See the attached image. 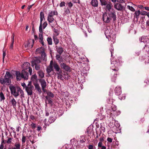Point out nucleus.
<instances>
[{
	"mask_svg": "<svg viewBox=\"0 0 149 149\" xmlns=\"http://www.w3.org/2000/svg\"><path fill=\"white\" fill-rule=\"evenodd\" d=\"M56 47L57 52L60 54H61L63 52V49L61 47H58L57 46Z\"/></svg>",
	"mask_w": 149,
	"mask_h": 149,
	"instance_id": "bb28decb",
	"label": "nucleus"
},
{
	"mask_svg": "<svg viewBox=\"0 0 149 149\" xmlns=\"http://www.w3.org/2000/svg\"><path fill=\"white\" fill-rule=\"evenodd\" d=\"M10 102L11 103V104L14 108L16 107L17 102L14 98H13L10 100Z\"/></svg>",
	"mask_w": 149,
	"mask_h": 149,
	"instance_id": "473e14b6",
	"label": "nucleus"
},
{
	"mask_svg": "<svg viewBox=\"0 0 149 149\" xmlns=\"http://www.w3.org/2000/svg\"><path fill=\"white\" fill-rule=\"evenodd\" d=\"M68 6L69 7L71 8L73 6V4L71 2H70L68 3Z\"/></svg>",
	"mask_w": 149,
	"mask_h": 149,
	"instance_id": "0e129e2a",
	"label": "nucleus"
},
{
	"mask_svg": "<svg viewBox=\"0 0 149 149\" xmlns=\"http://www.w3.org/2000/svg\"><path fill=\"white\" fill-rule=\"evenodd\" d=\"M53 67L54 68L55 71L57 72L60 71L62 70L58 63L54 62L53 65Z\"/></svg>",
	"mask_w": 149,
	"mask_h": 149,
	"instance_id": "a211bd4d",
	"label": "nucleus"
},
{
	"mask_svg": "<svg viewBox=\"0 0 149 149\" xmlns=\"http://www.w3.org/2000/svg\"><path fill=\"white\" fill-rule=\"evenodd\" d=\"M20 143L19 142H17L15 145L14 148L17 149H20Z\"/></svg>",
	"mask_w": 149,
	"mask_h": 149,
	"instance_id": "58836bf2",
	"label": "nucleus"
},
{
	"mask_svg": "<svg viewBox=\"0 0 149 149\" xmlns=\"http://www.w3.org/2000/svg\"><path fill=\"white\" fill-rule=\"evenodd\" d=\"M106 6L107 10L109 12H111V9L113 10V9L112 8V5L111 2H109Z\"/></svg>",
	"mask_w": 149,
	"mask_h": 149,
	"instance_id": "b1692460",
	"label": "nucleus"
},
{
	"mask_svg": "<svg viewBox=\"0 0 149 149\" xmlns=\"http://www.w3.org/2000/svg\"><path fill=\"white\" fill-rule=\"evenodd\" d=\"M0 97L1 99V100H3L5 99L4 95L2 92H1L0 93Z\"/></svg>",
	"mask_w": 149,
	"mask_h": 149,
	"instance_id": "09e8293b",
	"label": "nucleus"
},
{
	"mask_svg": "<svg viewBox=\"0 0 149 149\" xmlns=\"http://www.w3.org/2000/svg\"><path fill=\"white\" fill-rule=\"evenodd\" d=\"M61 67L63 69L66 71H68L70 70V67L64 63H61L60 64Z\"/></svg>",
	"mask_w": 149,
	"mask_h": 149,
	"instance_id": "5701e85b",
	"label": "nucleus"
},
{
	"mask_svg": "<svg viewBox=\"0 0 149 149\" xmlns=\"http://www.w3.org/2000/svg\"><path fill=\"white\" fill-rule=\"evenodd\" d=\"M56 119V117L55 116L50 117L47 122V119H45L44 120V123L46 125H49L51 123L54 122Z\"/></svg>",
	"mask_w": 149,
	"mask_h": 149,
	"instance_id": "1a4fd4ad",
	"label": "nucleus"
},
{
	"mask_svg": "<svg viewBox=\"0 0 149 149\" xmlns=\"http://www.w3.org/2000/svg\"><path fill=\"white\" fill-rule=\"evenodd\" d=\"M139 41L141 42H144V37H141V38H139Z\"/></svg>",
	"mask_w": 149,
	"mask_h": 149,
	"instance_id": "338daca9",
	"label": "nucleus"
},
{
	"mask_svg": "<svg viewBox=\"0 0 149 149\" xmlns=\"http://www.w3.org/2000/svg\"><path fill=\"white\" fill-rule=\"evenodd\" d=\"M112 62H114V64L116 65V66L118 67L121 65L122 63V61L120 58L114 59L113 61H112Z\"/></svg>",
	"mask_w": 149,
	"mask_h": 149,
	"instance_id": "2eb2a0df",
	"label": "nucleus"
},
{
	"mask_svg": "<svg viewBox=\"0 0 149 149\" xmlns=\"http://www.w3.org/2000/svg\"><path fill=\"white\" fill-rule=\"evenodd\" d=\"M31 126L33 129H34L36 127V124L33 123H32L31 124Z\"/></svg>",
	"mask_w": 149,
	"mask_h": 149,
	"instance_id": "4d7b16f0",
	"label": "nucleus"
},
{
	"mask_svg": "<svg viewBox=\"0 0 149 149\" xmlns=\"http://www.w3.org/2000/svg\"><path fill=\"white\" fill-rule=\"evenodd\" d=\"M30 64L28 62L24 63L22 65V67L24 68L23 70H26L28 71L30 75L32 74V70L31 68L30 67Z\"/></svg>",
	"mask_w": 149,
	"mask_h": 149,
	"instance_id": "6e6552de",
	"label": "nucleus"
},
{
	"mask_svg": "<svg viewBox=\"0 0 149 149\" xmlns=\"http://www.w3.org/2000/svg\"><path fill=\"white\" fill-rule=\"evenodd\" d=\"M56 59L59 61H60V60L62 59L61 57L60 56L59 54H57L56 55Z\"/></svg>",
	"mask_w": 149,
	"mask_h": 149,
	"instance_id": "37998d69",
	"label": "nucleus"
},
{
	"mask_svg": "<svg viewBox=\"0 0 149 149\" xmlns=\"http://www.w3.org/2000/svg\"><path fill=\"white\" fill-rule=\"evenodd\" d=\"M54 32L56 33L55 36H56L58 35L59 33L58 32V31L57 30H55L54 31Z\"/></svg>",
	"mask_w": 149,
	"mask_h": 149,
	"instance_id": "e2e57ef3",
	"label": "nucleus"
},
{
	"mask_svg": "<svg viewBox=\"0 0 149 149\" xmlns=\"http://www.w3.org/2000/svg\"><path fill=\"white\" fill-rule=\"evenodd\" d=\"M15 74L17 81H19L22 79H23L22 77H23V76L22 74V72L20 73L19 71H16Z\"/></svg>",
	"mask_w": 149,
	"mask_h": 149,
	"instance_id": "aec40b11",
	"label": "nucleus"
},
{
	"mask_svg": "<svg viewBox=\"0 0 149 149\" xmlns=\"http://www.w3.org/2000/svg\"><path fill=\"white\" fill-rule=\"evenodd\" d=\"M31 79L33 83L34 82H37L38 81V77L37 76L36 74H35L32 76L31 77Z\"/></svg>",
	"mask_w": 149,
	"mask_h": 149,
	"instance_id": "a878e982",
	"label": "nucleus"
},
{
	"mask_svg": "<svg viewBox=\"0 0 149 149\" xmlns=\"http://www.w3.org/2000/svg\"><path fill=\"white\" fill-rule=\"evenodd\" d=\"M111 112V111L110 109H107L106 111V115H107V117L109 118H110L111 117V115L112 114Z\"/></svg>",
	"mask_w": 149,
	"mask_h": 149,
	"instance_id": "c85d7f7f",
	"label": "nucleus"
},
{
	"mask_svg": "<svg viewBox=\"0 0 149 149\" xmlns=\"http://www.w3.org/2000/svg\"><path fill=\"white\" fill-rule=\"evenodd\" d=\"M147 12L144 11H140V15H146Z\"/></svg>",
	"mask_w": 149,
	"mask_h": 149,
	"instance_id": "8fccbe9b",
	"label": "nucleus"
},
{
	"mask_svg": "<svg viewBox=\"0 0 149 149\" xmlns=\"http://www.w3.org/2000/svg\"><path fill=\"white\" fill-rule=\"evenodd\" d=\"M26 137L25 136H23L22 139V141L23 143H24L26 141Z\"/></svg>",
	"mask_w": 149,
	"mask_h": 149,
	"instance_id": "6e6d98bb",
	"label": "nucleus"
},
{
	"mask_svg": "<svg viewBox=\"0 0 149 149\" xmlns=\"http://www.w3.org/2000/svg\"><path fill=\"white\" fill-rule=\"evenodd\" d=\"M92 6L95 7H97L98 6V2L97 0H92L91 2Z\"/></svg>",
	"mask_w": 149,
	"mask_h": 149,
	"instance_id": "cd10ccee",
	"label": "nucleus"
},
{
	"mask_svg": "<svg viewBox=\"0 0 149 149\" xmlns=\"http://www.w3.org/2000/svg\"><path fill=\"white\" fill-rule=\"evenodd\" d=\"M65 3L64 1L61 2L60 4V6L61 7H62L65 6Z\"/></svg>",
	"mask_w": 149,
	"mask_h": 149,
	"instance_id": "13d9d810",
	"label": "nucleus"
},
{
	"mask_svg": "<svg viewBox=\"0 0 149 149\" xmlns=\"http://www.w3.org/2000/svg\"><path fill=\"white\" fill-rule=\"evenodd\" d=\"M113 100L111 98H109V99H107V100L108 103L109 104H111L112 105L113 104Z\"/></svg>",
	"mask_w": 149,
	"mask_h": 149,
	"instance_id": "ea45409f",
	"label": "nucleus"
},
{
	"mask_svg": "<svg viewBox=\"0 0 149 149\" xmlns=\"http://www.w3.org/2000/svg\"><path fill=\"white\" fill-rule=\"evenodd\" d=\"M41 56L42 58H43L44 60H45V59L46 58V54L45 52H43L42 53H41Z\"/></svg>",
	"mask_w": 149,
	"mask_h": 149,
	"instance_id": "c03bdc74",
	"label": "nucleus"
},
{
	"mask_svg": "<svg viewBox=\"0 0 149 149\" xmlns=\"http://www.w3.org/2000/svg\"><path fill=\"white\" fill-rule=\"evenodd\" d=\"M114 8L118 10L121 11L124 9V7L119 3H116L114 5Z\"/></svg>",
	"mask_w": 149,
	"mask_h": 149,
	"instance_id": "f3484780",
	"label": "nucleus"
},
{
	"mask_svg": "<svg viewBox=\"0 0 149 149\" xmlns=\"http://www.w3.org/2000/svg\"><path fill=\"white\" fill-rule=\"evenodd\" d=\"M104 34L106 38H108L109 40V38H111V31L110 29V28L109 26L106 27L105 30Z\"/></svg>",
	"mask_w": 149,
	"mask_h": 149,
	"instance_id": "9b49d317",
	"label": "nucleus"
},
{
	"mask_svg": "<svg viewBox=\"0 0 149 149\" xmlns=\"http://www.w3.org/2000/svg\"><path fill=\"white\" fill-rule=\"evenodd\" d=\"M58 14L56 10L51 11L48 14L47 17V20L49 23H52L54 20L53 17L54 15H57Z\"/></svg>",
	"mask_w": 149,
	"mask_h": 149,
	"instance_id": "20e7f679",
	"label": "nucleus"
},
{
	"mask_svg": "<svg viewBox=\"0 0 149 149\" xmlns=\"http://www.w3.org/2000/svg\"><path fill=\"white\" fill-rule=\"evenodd\" d=\"M12 78V75L9 72H6L4 77V78H0V83L1 84H6L7 85H9L11 83V78Z\"/></svg>",
	"mask_w": 149,
	"mask_h": 149,
	"instance_id": "f257e3e1",
	"label": "nucleus"
},
{
	"mask_svg": "<svg viewBox=\"0 0 149 149\" xmlns=\"http://www.w3.org/2000/svg\"><path fill=\"white\" fill-rule=\"evenodd\" d=\"M80 26L83 30H84V29L83 28V24L84 22H83V21L82 19H81V22H80Z\"/></svg>",
	"mask_w": 149,
	"mask_h": 149,
	"instance_id": "603ef678",
	"label": "nucleus"
},
{
	"mask_svg": "<svg viewBox=\"0 0 149 149\" xmlns=\"http://www.w3.org/2000/svg\"><path fill=\"white\" fill-rule=\"evenodd\" d=\"M52 66L49 65L47 68V72L48 74L50 73L53 70Z\"/></svg>",
	"mask_w": 149,
	"mask_h": 149,
	"instance_id": "72a5a7b5",
	"label": "nucleus"
},
{
	"mask_svg": "<svg viewBox=\"0 0 149 149\" xmlns=\"http://www.w3.org/2000/svg\"><path fill=\"white\" fill-rule=\"evenodd\" d=\"M53 38L55 45H56L59 43V40L57 38L56 36H53Z\"/></svg>",
	"mask_w": 149,
	"mask_h": 149,
	"instance_id": "f704fd0d",
	"label": "nucleus"
},
{
	"mask_svg": "<svg viewBox=\"0 0 149 149\" xmlns=\"http://www.w3.org/2000/svg\"><path fill=\"white\" fill-rule=\"evenodd\" d=\"M44 18H40V24L39 27V31L40 33L39 35V41L40 42L42 45V46H44L45 44L43 41L42 34L43 32L42 28V22Z\"/></svg>",
	"mask_w": 149,
	"mask_h": 149,
	"instance_id": "f03ea898",
	"label": "nucleus"
},
{
	"mask_svg": "<svg viewBox=\"0 0 149 149\" xmlns=\"http://www.w3.org/2000/svg\"><path fill=\"white\" fill-rule=\"evenodd\" d=\"M17 86H15L12 85H11L9 86L11 94L13 95L15 97H17L19 95V93L16 92Z\"/></svg>",
	"mask_w": 149,
	"mask_h": 149,
	"instance_id": "0eeeda50",
	"label": "nucleus"
},
{
	"mask_svg": "<svg viewBox=\"0 0 149 149\" xmlns=\"http://www.w3.org/2000/svg\"><path fill=\"white\" fill-rule=\"evenodd\" d=\"M107 141L109 143H111L112 141V139L109 137H108L107 139Z\"/></svg>",
	"mask_w": 149,
	"mask_h": 149,
	"instance_id": "052dcab7",
	"label": "nucleus"
},
{
	"mask_svg": "<svg viewBox=\"0 0 149 149\" xmlns=\"http://www.w3.org/2000/svg\"><path fill=\"white\" fill-rule=\"evenodd\" d=\"M39 81L40 83L42 90L44 92H46L47 90L45 88L47 86V84L45 80L43 79H39Z\"/></svg>",
	"mask_w": 149,
	"mask_h": 149,
	"instance_id": "9d476101",
	"label": "nucleus"
},
{
	"mask_svg": "<svg viewBox=\"0 0 149 149\" xmlns=\"http://www.w3.org/2000/svg\"><path fill=\"white\" fill-rule=\"evenodd\" d=\"M36 52L37 53L41 54L45 52V49L44 47H41L37 49L36 50Z\"/></svg>",
	"mask_w": 149,
	"mask_h": 149,
	"instance_id": "393cba45",
	"label": "nucleus"
},
{
	"mask_svg": "<svg viewBox=\"0 0 149 149\" xmlns=\"http://www.w3.org/2000/svg\"><path fill=\"white\" fill-rule=\"evenodd\" d=\"M57 74L58 75L57 78L58 79H61L63 77V75H62V70L60 71H59L56 72Z\"/></svg>",
	"mask_w": 149,
	"mask_h": 149,
	"instance_id": "2f4dec72",
	"label": "nucleus"
},
{
	"mask_svg": "<svg viewBox=\"0 0 149 149\" xmlns=\"http://www.w3.org/2000/svg\"><path fill=\"white\" fill-rule=\"evenodd\" d=\"M16 92H17L19 94V93L20 94L21 97H24V94L23 91L19 86H17Z\"/></svg>",
	"mask_w": 149,
	"mask_h": 149,
	"instance_id": "4be33fe9",
	"label": "nucleus"
},
{
	"mask_svg": "<svg viewBox=\"0 0 149 149\" xmlns=\"http://www.w3.org/2000/svg\"><path fill=\"white\" fill-rule=\"evenodd\" d=\"M21 85L24 88H26V86L25 84L24 83H22L21 84Z\"/></svg>",
	"mask_w": 149,
	"mask_h": 149,
	"instance_id": "69168bd1",
	"label": "nucleus"
},
{
	"mask_svg": "<svg viewBox=\"0 0 149 149\" xmlns=\"http://www.w3.org/2000/svg\"><path fill=\"white\" fill-rule=\"evenodd\" d=\"M40 62V60L37 57H35L31 62V66L33 67L35 65L39 64Z\"/></svg>",
	"mask_w": 149,
	"mask_h": 149,
	"instance_id": "6ab92c4d",
	"label": "nucleus"
},
{
	"mask_svg": "<svg viewBox=\"0 0 149 149\" xmlns=\"http://www.w3.org/2000/svg\"><path fill=\"white\" fill-rule=\"evenodd\" d=\"M48 96L49 97H54V95L51 92H49L47 93Z\"/></svg>",
	"mask_w": 149,
	"mask_h": 149,
	"instance_id": "de8ad7c7",
	"label": "nucleus"
},
{
	"mask_svg": "<svg viewBox=\"0 0 149 149\" xmlns=\"http://www.w3.org/2000/svg\"><path fill=\"white\" fill-rule=\"evenodd\" d=\"M110 52H111V56H113V47L111 46V49H110Z\"/></svg>",
	"mask_w": 149,
	"mask_h": 149,
	"instance_id": "864d4df0",
	"label": "nucleus"
},
{
	"mask_svg": "<svg viewBox=\"0 0 149 149\" xmlns=\"http://www.w3.org/2000/svg\"><path fill=\"white\" fill-rule=\"evenodd\" d=\"M13 139V138H8L6 141V143L8 144H10L11 143L12 140Z\"/></svg>",
	"mask_w": 149,
	"mask_h": 149,
	"instance_id": "a18cd8bd",
	"label": "nucleus"
},
{
	"mask_svg": "<svg viewBox=\"0 0 149 149\" xmlns=\"http://www.w3.org/2000/svg\"><path fill=\"white\" fill-rule=\"evenodd\" d=\"M33 84L35 86L36 90L38 91L39 93L40 94L42 92V91L39 84L38 82H34L33 83Z\"/></svg>",
	"mask_w": 149,
	"mask_h": 149,
	"instance_id": "412c9836",
	"label": "nucleus"
},
{
	"mask_svg": "<svg viewBox=\"0 0 149 149\" xmlns=\"http://www.w3.org/2000/svg\"><path fill=\"white\" fill-rule=\"evenodd\" d=\"M38 73L39 77L41 78V79L44 77L45 74L42 71L40 70L38 72Z\"/></svg>",
	"mask_w": 149,
	"mask_h": 149,
	"instance_id": "c756f323",
	"label": "nucleus"
},
{
	"mask_svg": "<svg viewBox=\"0 0 149 149\" xmlns=\"http://www.w3.org/2000/svg\"><path fill=\"white\" fill-rule=\"evenodd\" d=\"M34 42L33 39L30 40L25 45V47H27L29 49L33 47Z\"/></svg>",
	"mask_w": 149,
	"mask_h": 149,
	"instance_id": "ddd939ff",
	"label": "nucleus"
},
{
	"mask_svg": "<svg viewBox=\"0 0 149 149\" xmlns=\"http://www.w3.org/2000/svg\"><path fill=\"white\" fill-rule=\"evenodd\" d=\"M114 92L116 95L119 96L118 97L120 99L122 100L125 99V96L121 97L122 91L121 88L120 86H117L116 87L114 90Z\"/></svg>",
	"mask_w": 149,
	"mask_h": 149,
	"instance_id": "423d86ee",
	"label": "nucleus"
},
{
	"mask_svg": "<svg viewBox=\"0 0 149 149\" xmlns=\"http://www.w3.org/2000/svg\"><path fill=\"white\" fill-rule=\"evenodd\" d=\"M13 44H14V41H11V43L10 46V48L11 49H13Z\"/></svg>",
	"mask_w": 149,
	"mask_h": 149,
	"instance_id": "bf43d9fd",
	"label": "nucleus"
},
{
	"mask_svg": "<svg viewBox=\"0 0 149 149\" xmlns=\"http://www.w3.org/2000/svg\"><path fill=\"white\" fill-rule=\"evenodd\" d=\"M45 98L48 101V104H52V100L51 98L49 96H46L45 97Z\"/></svg>",
	"mask_w": 149,
	"mask_h": 149,
	"instance_id": "4c0bfd02",
	"label": "nucleus"
},
{
	"mask_svg": "<svg viewBox=\"0 0 149 149\" xmlns=\"http://www.w3.org/2000/svg\"><path fill=\"white\" fill-rule=\"evenodd\" d=\"M116 66V65L114 64V62H111V68L113 71H115L114 74L112 78V81L114 82H115V80L118 71V66Z\"/></svg>",
	"mask_w": 149,
	"mask_h": 149,
	"instance_id": "7ed1b4c3",
	"label": "nucleus"
},
{
	"mask_svg": "<svg viewBox=\"0 0 149 149\" xmlns=\"http://www.w3.org/2000/svg\"><path fill=\"white\" fill-rule=\"evenodd\" d=\"M102 19L103 21L106 23H109L111 20V19H110L109 16H107L106 13H104L103 14Z\"/></svg>",
	"mask_w": 149,
	"mask_h": 149,
	"instance_id": "dca6fc26",
	"label": "nucleus"
},
{
	"mask_svg": "<svg viewBox=\"0 0 149 149\" xmlns=\"http://www.w3.org/2000/svg\"><path fill=\"white\" fill-rule=\"evenodd\" d=\"M140 15V10L136 11L134 13V17L136 18L137 20L139 18Z\"/></svg>",
	"mask_w": 149,
	"mask_h": 149,
	"instance_id": "7c9ffc66",
	"label": "nucleus"
},
{
	"mask_svg": "<svg viewBox=\"0 0 149 149\" xmlns=\"http://www.w3.org/2000/svg\"><path fill=\"white\" fill-rule=\"evenodd\" d=\"M48 44L49 45H52V39L51 37H48L47 39Z\"/></svg>",
	"mask_w": 149,
	"mask_h": 149,
	"instance_id": "c9c22d12",
	"label": "nucleus"
},
{
	"mask_svg": "<svg viewBox=\"0 0 149 149\" xmlns=\"http://www.w3.org/2000/svg\"><path fill=\"white\" fill-rule=\"evenodd\" d=\"M111 107V109L113 111L115 112V111L116 110V107L113 104H112Z\"/></svg>",
	"mask_w": 149,
	"mask_h": 149,
	"instance_id": "79ce46f5",
	"label": "nucleus"
},
{
	"mask_svg": "<svg viewBox=\"0 0 149 149\" xmlns=\"http://www.w3.org/2000/svg\"><path fill=\"white\" fill-rule=\"evenodd\" d=\"M88 149H93V146L92 145H89L88 146Z\"/></svg>",
	"mask_w": 149,
	"mask_h": 149,
	"instance_id": "680f3d73",
	"label": "nucleus"
},
{
	"mask_svg": "<svg viewBox=\"0 0 149 149\" xmlns=\"http://www.w3.org/2000/svg\"><path fill=\"white\" fill-rule=\"evenodd\" d=\"M22 74L23 75V78L24 80H27L28 79L29 74L27 71L26 70H23L22 71Z\"/></svg>",
	"mask_w": 149,
	"mask_h": 149,
	"instance_id": "4468645a",
	"label": "nucleus"
},
{
	"mask_svg": "<svg viewBox=\"0 0 149 149\" xmlns=\"http://www.w3.org/2000/svg\"><path fill=\"white\" fill-rule=\"evenodd\" d=\"M127 8L132 11L134 12L135 11L134 9L132 6H127Z\"/></svg>",
	"mask_w": 149,
	"mask_h": 149,
	"instance_id": "a19ab883",
	"label": "nucleus"
},
{
	"mask_svg": "<svg viewBox=\"0 0 149 149\" xmlns=\"http://www.w3.org/2000/svg\"><path fill=\"white\" fill-rule=\"evenodd\" d=\"M35 68L37 70H38L40 69V67L39 64L35 65Z\"/></svg>",
	"mask_w": 149,
	"mask_h": 149,
	"instance_id": "49530a36",
	"label": "nucleus"
},
{
	"mask_svg": "<svg viewBox=\"0 0 149 149\" xmlns=\"http://www.w3.org/2000/svg\"><path fill=\"white\" fill-rule=\"evenodd\" d=\"M33 89L34 87L31 85V82H29L25 88V90L28 95H31L32 94L33 90Z\"/></svg>",
	"mask_w": 149,
	"mask_h": 149,
	"instance_id": "39448f33",
	"label": "nucleus"
},
{
	"mask_svg": "<svg viewBox=\"0 0 149 149\" xmlns=\"http://www.w3.org/2000/svg\"><path fill=\"white\" fill-rule=\"evenodd\" d=\"M47 22L45 21L44 22L43 24V29H45V27L47 26Z\"/></svg>",
	"mask_w": 149,
	"mask_h": 149,
	"instance_id": "5fc2aeb1",
	"label": "nucleus"
},
{
	"mask_svg": "<svg viewBox=\"0 0 149 149\" xmlns=\"http://www.w3.org/2000/svg\"><path fill=\"white\" fill-rule=\"evenodd\" d=\"M40 18H44L45 19L44 16V14L43 12H41L40 13Z\"/></svg>",
	"mask_w": 149,
	"mask_h": 149,
	"instance_id": "3c124183",
	"label": "nucleus"
},
{
	"mask_svg": "<svg viewBox=\"0 0 149 149\" xmlns=\"http://www.w3.org/2000/svg\"><path fill=\"white\" fill-rule=\"evenodd\" d=\"M101 3V5L103 6H106L108 3L107 1L106 0H100Z\"/></svg>",
	"mask_w": 149,
	"mask_h": 149,
	"instance_id": "e433bc0d",
	"label": "nucleus"
},
{
	"mask_svg": "<svg viewBox=\"0 0 149 149\" xmlns=\"http://www.w3.org/2000/svg\"><path fill=\"white\" fill-rule=\"evenodd\" d=\"M108 14L111 19H112L113 21L116 20V13L114 10H112L111 11L108 12Z\"/></svg>",
	"mask_w": 149,
	"mask_h": 149,
	"instance_id": "f8f14e48",
	"label": "nucleus"
},
{
	"mask_svg": "<svg viewBox=\"0 0 149 149\" xmlns=\"http://www.w3.org/2000/svg\"><path fill=\"white\" fill-rule=\"evenodd\" d=\"M102 143L101 142H100L98 143V147H101V146H102Z\"/></svg>",
	"mask_w": 149,
	"mask_h": 149,
	"instance_id": "774afa93",
	"label": "nucleus"
}]
</instances>
